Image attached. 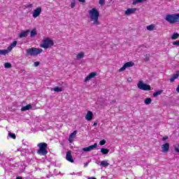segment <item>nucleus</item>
Wrapping results in <instances>:
<instances>
[{"mask_svg":"<svg viewBox=\"0 0 179 179\" xmlns=\"http://www.w3.org/2000/svg\"><path fill=\"white\" fill-rule=\"evenodd\" d=\"M179 71H177L176 74H173V76L170 78L171 82H174L176 79H178Z\"/></svg>","mask_w":179,"mask_h":179,"instance_id":"nucleus-18","label":"nucleus"},{"mask_svg":"<svg viewBox=\"0 0 179 179\" xmlns=\"http://www.w3.org/2000/svg\"><path fill=\"white\" fill-rule=\"evenodd\" d=\"M143 1H146V0H134L133 5H136V3L143 2Z\"/></svg>","mask_w":179,"mask_h":179,"instance_id":"nucleus-31","label":"nucleus"},{"mask_svg":"<svg viewBox=\"0 0 179 179\" xmlns=\"http://www.w3.org/2000/svg\"><path fill=\"white\" fill-rule=\"evenodd\" d=\"M79 2H82L83 3H84V2H85V0H78Z\"/></svg>","mask_w":179,"mask_h":179,"instance_id":"nucleus-43","label":"nucleus"},{"mask_svg":"<svg viewBox=\"0 0 179 179\" xmlns=\"http://www.w3.org/2000/svg\"><path fill=\"white\" fill-rule=\"evenodd\" d=\"M90 16V21L92 22V24L94 26L100 25V21H99V17H100V12L98 11L97 8H93L88 11Z\"/></svg>","mask_w":179,"mask_h":179,"instance_id":"nucleus-1","label":"nucleus"},{"mask_svg":"<svg viewBox=\"0 0 179 179\" xmlns=\"http://www.w3.org/2000/svg\"><path fill=\"white\" fill-rule=\"evenodd\" d=\"M34 66H38V65H40V62H36L34 64Z\"/></svg>","mask_w":179,"mask_h":179,"instance_id":"nucleus-38","label":"nucleus"},{"mask_svg":"<svg viewBox=\"0 0 179 179\" xmlns=\"http://www.w3.org/2000/svg\"><path fill=\"white\" fill-rule=\"evenodd\" d=\"M99 5H101V6H103L106 5V0H99Z\"/></svg>","mask_w":179,"mask_h":179,"instance_id":"nucleus-32","label":"nucleus"},{"mask_svg":"<svg viewBox=\"0 0 179 179\" xmlns=\"http://www.w3.org/2000/svg\"><path fill=\"white\" fill-rule=\"evenodd\" d=\"M84 57H85V52H80L76 56V58L78 59H82V58H84Z\"/></svg>","mask_w":179,"mask_h":179,"instance_id":"nucleus-20","label":"nucleus"},{"mask_svg":"<svg viewBox=\"0 0 179 179\" xmlns=\"http://www.w3.org/2000/svg\"><path fill=\"white\" fill-rule=\"evenodd\" d=\"M97 76V72H92L85 78V82H88L90 79H93V78H96Z\"/></svg>","mask_w":179,"mask_h":179,"instance_id":"nucleus-11","label":"nucleus"},{"mask_svg":"<svg viewBox=\"0 0 179 179\" xmlns=\"http://www.w3.org/2000/svg\"><path fill=\"white\" fill-rule=\"evenodd\" d=\"M8 54H9L8 50H0V55H6Z\"/></svg>","mask_w":179,"mask_h":179,"instance_id":"nucleus-23","label":"nucleus"},{"mask_svg":"<svg viewBox=\"0 0 179 179\" xmlns=\"http://www.w3.org/2000/svg\"><path fill=\"white\" fill-rule=\"evenodd\" d=\"M37 146L39 148V149L37 150V154L40 155V156H46V155L48 153V151L47 150L48 145L47 143H39Z\"/></svg>","mask_w":179,"mask_h":179,"instance_id":"nucleus-2","label":"nucleus"},{"mask_svg":"<svg viewBox=\"0 0 179 179\" xmlns=\"http://www.w3.org/2000/svg\"><path fill=\"white\" fill-rule=\"evenodd\" d=\"M10 138H12V139H16V134L13 133H9Z\"/></svg>","mask_w":179,"mask_h":179,"instance_id":"nucleus-33","label":"nucleus"},{"mask_svg":"<svg viewBox=\"0 0 179 179\" xmlns=\"http://www.w3.org/2000/svg\"><path fill=\"white\" fill-rule=\"evenodd\" d=\"M66 159L67 162H70V163H73L74 160L73 157H72V152L71 151L66 152Z\"/></svg>","mask_w":179,"mask_h":179,"instance_id":"nucleus-12","label":"nucleus"},{"mask_svg":"<svg viewBox=\"0 0 179 179\" xmlns=\"http://www.w3.org/2000/svg\"><path fill=\"white\" fill-rule=\"evenodd\" d=\"M165 20L169 22V23H171V24H174V23H177L179 20V14L166 15Z\"/></svg>","mask_w":179,"mask_h":179,"instance_id":"nucleus-4","label":"nucleus"},{"mask_svg":"<svg viewBox=\"0 0 179 179\" xmlns=\"http://www.w3.org/2000/svg\"><path fill=\"white\" fill-rule=\"evenodd\" d=\"M4 68L9 69L12 68V64L9 62L5 63Z\"/></svg>","mask_w":179,"mask_h":179,"instance_id":"nucleus-29","label":"nucleus"},{"mask_svg":"<svg viewBox=\"0 0 179 179\" xmlns=\"http://www.w3.org/2000/svg\"><path fill=\"white\" fill-rule=\"evenodd\" d=\"M0 156H1V153H0Z\"/></svg>","mask_w":179,"mask_h":179,"instance_id":"nucleus-49","label":"nucleus"},{"mask_svg":"<svg viewBox=\"0 0 179 179\" xmlns=\"http://www.w3.org/2000/svg\"><path fill=\"white\" fill-rule=\"evenodd\" d=\"M87 164H85V167H87Z\"/></svg>","mask_w":179,"mask_h":179,"instance_id":"nucleus-48","label":"nucleus"},{"mask_svg":"<svg viewBox=\"0 0 179 179\" xmlns=\"http://www.w3.org/2000/svg\"><path fill=\"white\" fill-rule=\"evenodd\" d=\"M27 56L31 55V57H37L38 54L43 52V49L37 48H31L26 50Z\"/></svg>","mask_w":179,"mask_h":179,"instance_id":"nucleus-3","label":"nucleus"},{"mask_svg":"<svg viewBox=\"0 0 179 179\" xmlns=\"http://www.w3.org/2000/svg\"><path fill=\"white\" fill-rule=\"evenodd\" d=\"M145 104L149 105L150 103H152V99L150 98H146L144 101Z\"/></svg>","mask_w":179,"mask_h":179,"instance_id":"nucleus-27","label":"nucleus"},{"mask_svg":"<svg viewBox=\"0 0 179 179\" xmlns=\"http://www.w3.org/2000/svg\"><path fill=\"white\" fill-rule=\"evenodd\" d=\"M15 179H23V178L22 176H17Z\"/></svg>","mask_w":179,"mask_h":179,"instance_id":"nucleus-44","label":"nucleus"},{"mask_svg":"<svg viewBox=\"0 0 179 179\" xmlns=\"http://www.w3.org/2000/svg\"><path fill=\"white\" fill-rule=\"evenodd\" d=\"M108 149L107 148H101V153H102V155H108Z\"/></svg>","mask_w":179,"mask_h":179,"instance_id":"nucleus-24","label":"nucleus"},{"mask_svg":"<svg viewBox=\"0 0 179 179\" xmlns=\"http://www.w3.org/2000/svg\"><path fill=\"white\" fill-rule=\"evenodd\" d=\"M97 148V143H94V145H90L88 147L83 148V152H92V150H94Z\"/></svg>","mask_w":179,"mask_h":179,"instance_id":"nucleus-9","label":"nucleus"},{"mask_svg":"<svg viewBox=\"0 0 179 179\" xmlns=\"http://www.w3.org/2000/svg\"><path fill=\"white\" fill-rule=\"evenodd\" d=\"M163 93V90H158L153 93V97H157V96H160Z\"/></svg>","mask_w":179,"mask_h":179,"instance_id":"nucleus-21","label":"nucleus"},{"mask_svg":"<svg viewBox=\"0 0 179 179\" xmlns=\"http://www.w3.org/2000/svg\"><path fill=\"white\" fill-rule=\"evenodd\" d=\"M13 50V48L10 45L8 48H7V51H8V52H10V50Z\"/></svg>","mask_w":179,"mask_h":179,"instance_id":"nucleus-36","label":"nucleus"},{"mask_svg":"<svg viewBox=\"0 0 179 179\" xmlns=\"http://www.w3.org/2000/svg\"><path fill=\"white\" fill-rule=\"evenodd\" d=\"M52 45H54V41L50 39V38H46L43 40L41 47L47 50V48H50V47H52Z\"/></svg>","mask_w":179,"mask_h":179,"instance_id":"nucleus-5","label":"nucleus"},{"mask_svg":"<svg viewBox=\"0 0 179 179\" xmlns=\"http://www.w3.org/2000/svg\"><path fill=\"white\" fill-rule=\"evenodd\" d=\"M85 120H87V121H92V120H93V112L88 110L85 115Z\"/></svg>","mask_w":179,"mask_h":179,"instance_id":"nucleus-15","label":"nucleus"},{"mask_svg":"<svg viewBox=\"0 0 179 179\" xmlns=\"http://www.w3.org/2000/svg\"><path fill=\"white\" fill-rule=\"evenodd\" d=\"M155 29V25L154 24H150L147 27V30H149L150 31H152V30Z\"/></svg>","mask_w":179,"mask_h":179,"instance_id":"nucleus-28","label":"nucleus"},{"mask_svg":"<svg viewBox=\"0 0 179 179\" xmlns=\"http://www.w3.org/2000/svg\"><path fill=\"white\" fill-rule=\"evenodd\" d=\"M134 65H135V63L133 62H127L119 69V72H124L127 68H131V66H134Z\"/></svg>","mask_w":179,"mask_h":179,"instance_id":"nucleus-7","label":"nucleus"},{"mask_svg":"<svg viewBox=\"0 0 179 179\" xmlns=\"http://www.w3.org/2000/svg\"><path fill=\"white\" fill-rule=\"evenodd\" d=\"M41 10H42L41 7H37L35 10H34L32 13L33 17L34 19H36V17H38V16L41 15Z\"/></svg>","mask_w":179,"mask_h":179,"instance_id":"nucleus-8","label":"nucleus"},{"mask_svg":"<svg viewBox=\"0 0 179 179\" xmlns=\"http://www.w3.org/2000/svg\"><path fill=\"white\" fill-rule=\"evenodd\" d=\"M51 90H53L54 92H56L57 93L59 92H63L64 88L59 87H55V88H52Z\"/></svg>","mask_w":179,"mask_h":179,"instance_id":"nucleus-19","label":"nucleus"},{"mask_svg":"<svg viewBox=\"0 0 179 179\" xmlns=\"http://www.w3.org/2000/svg\"><path fill=\"white\" fill-rule=\"evenodd\" d=\"M117 103V101L115 99V100H113L111 102H110V104H114Z\"/></svg>","mask_w":179,"mask_h":179,"instance_id":"nucleus-41","label":"nucleus"},{"mask_svg":"<svg viewBox=\"0 0 179 179\" xmlns=\"http://www.w3.org/2000/svg\"><path fill=\"white\" fill-rule=\"evenodd\" d=\"M88 179H97V178H94V177H90V178H89Z\"/></svg>","mask_w":179,"mask_h":179,"instance_id":"nucleus-46","label":"nucleus"},{"mask_svg":"<svg viewBox=\"0 0 179 179\" xmlns=\"http://www.w3.org/2000/svg\"><path fill=\"white\" fill-rule=\"evenodd\" d=\"M97 125V122H94V127H96Z\"/></svg>","mask_w":179,"mask_h":179,"instance_id":"nucleus-47","label":"nucleus"},{"mask_svg":"<svg viewBox=\"0 0 179 179\" xmlns=\"http://www.w3.org/2000/svg\"><path fill=\"white\" fill-rule=\"evenodd\" d=\"M17 45V41H13L11 44H10V46L13 48H15V47Z\"/></svg>","mask_w":179,"mask_h":179,"instance_id":"nucleus-34","label":"nucleus"},{"mask_svg":"<svg viewBox=\"0 0 179 179\" xmlns=\"http://www.w3.org/2000/svg\"><path fill=\"white\" fill-rule=\"evenodd\" d=\"M29 110H33V106L31 104H28L25 106L22 107L21 111H27Z\"/></svg>","mask_w":179,"mask_h":179,"instance_id":"nucleus-17","label":"nucleus"},{"mask_svg":"<svg viewBox=\"0 0 179 179\" xmlns=\"http://www.w3.org/2000/svg\"><path fill=\"white\" fill-rule=\"evenodd\" d=\"M29 33H30V29L23 31L19 34V38H24V37H27L29 36Z\"/></svg>","mask_w":179,"mask_h":179,"instance_id":"nucleus-13","label":"nucleus"},{"mask_svg":"<svg viewBox=\"0 0 179 179\" xmlns=\"http://www.w3.org/2000/svg\"><path fill=\"white\" fill-rule=\"evenodd\" d=\"M178 37H179L178 33H173L171 36V38H172V40H177V38H178Z\"/></svg>","mask_w":179,"mask_h":179,"instance_id":"nucleus-26","label":"nucleus"},{"mask_svg":"<svg viewBox=\"0 0 179 179\" xmlns=\"http://www.w3.org/2000/svg\"><path fill=\"white\" fill-rule=\"evenodd\" d=\"M29 8H33V4H29Z\"/></svg>","mask_w":179,"mask_h":179,"instance_id":"nucleus-45","label":"nucleus"},{"mask_svg":"<svg viewBox=\"0 0 179 179\" xmlns=\"http://www.w3.org/2000/svg\"><path fill=\"white\" fill-rule=\"evenodd\" d=\"M76 134H78V131L76 130L73 133H71L69 137V142L72 143L73 142V139H75V136H76Z\"/></svg>","mask_w":179,"mask_h":179,"instance_id":"nucleus-14","label":"nucleus"},{"mask_svg":"<svg viewBox=\"0 0 179 179\" xmlns=\"http://www.w3.org/2000/svg\"><path fill=\"white\" fill-rule=\"evenodd\" d=\"M100 166H102V167H108V166H110V164L107 161H102L101 162Z\"/></svg>","mask_w":179,"mask_h":179,"instance_id":"nucleus-22","label":"nucleus"},{"mask_svg":"<svg viewBox=\"0 0 179 179\" xmlns=\"http://www.w3.org/2000/svg\"><path fill=\"white\" fill-rule=\"evenodd\" d=\"M162 152L163 153H167V152H169V150H170V143H166L165 144L162 145Z\"/></svg>","mask_w":179,"mask_h":179,"instance_id":"nucleus-10","label":"nucleus"},{"mask_svg":"<svg viewBox=\"0 0 179 179\" xmlns=\"http://www.w3.org/2000/svg\"><path fill=\"white\" fill-rule=\"evenodd\" d=\"M150 58V55L147 54L145 55L144 61L145 62H148L149 61Z\"/></svg>","mask_w":179,"mask_h":179,"instance_id":"nucleus-30","label":"nucleus"},{"mask_svg":"<svg viewBox=\"0 0 179 179\" xmlns=\"http://www.w3.org/2000/svg\"><path fill=\"white\" fill-rule=\"evenodd\" d=\"M173 45H179V41L173 42Z\"/></svg>","mask_w":179,"mask_h":179,"instance_id":"nucleus-37","label":"nucleus"},{"mask_svg":"<svg viewBox=\"0 0 179 179\" xmlns=\"http://www.w3.org/2000/svg\"><path fill=\"white\" fill-rule=\"evenodd\" d=\"M176 92H178V93H179V84H178V87L176 88Z\"/></svg>","mask_w":179,"mask_h":179,"instance_id":"nucleus-42","label":"nucleus"},{"mask_svg":"<svg viewBox=\"0 0 179 179\" xmlns=\"http://www.w3.org/2000/svg\"><path fill=\"white\" fill-rule=\"evenodd\" d=\"M137 87H138L140 90H144L145 92H149L152 90V87H150V85L145 84L142 80L138 81L137 84Z\"/></svg>","mask_w":179,"mask_h":179,"instance_id":"nucleus-6","label":"nucleus"},{"mask_svg":"<svg viewBox=\"0 0 179 179\" xmlns=\"http://www.w3.org/2000/svg\"><path fill=\"white\" fill-rule=\"evenodd\" d=\"M169 139V136H166L162 138V141H167Z\"/></svg>","mask_w":179,"mask_h":179,"instance_id":"nucleus-39","label":"nucleus"},{"mask_svg":"<svg viewBox=\"0 0 179 179\" xmlns=\"http://www.w3.org/2000/svg\"><path fill=\"white\" fill-rule=\"evenodd\" d=\"M34 36H37V31L32 29L30 33V37H34Z\"/></svg>","mask_w":179,"mask_h":179,"instance_id":"nucleus-25","label":"nucleus"},{"mask_svg":"<svg viewBox=\"0 0 179 179\" xmlns=\"http://www.w3.org/2000/svg\"><path fill=\"white\" fill-rule=\"evenodd\" d=\"M136 12V8H127V10L125 11V15H132L133 13Z\"/></svg>","mask_w":179,"mask_h":179,"instance_id":"nucleus-16","label":"nucleus"},{"mask_svg":"<svg viewBox=\"0 0 179 179\" xmlns=\"http://www.w3.org/2000/svg\"><path fill=\"white\" fill-rule=\"evenodd\" d=\"M75 2H72L71 3V8H75Z\"/></svg>","mask_w":179,"mask_h":179,"instance_id":"nucleus-40","label":"nucleus"},{"mask_svg":"<svg viewBox=\"0 0 179 179\" xmlns=\"http://www.w3.org/2000/svg\"><path fill=\"white\" fill-rule=\"evenodd\" d=\"M99 145L101 146H103V145H106V140H101L100 142H99Z\"/></svg>","mask_w":179,"mask_h":179,"instance_id":"nucleus-35","label":"nucleus"}]
</instances>
